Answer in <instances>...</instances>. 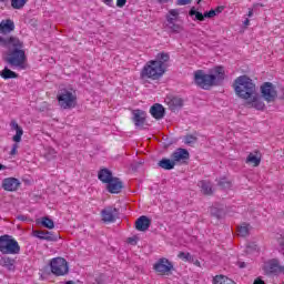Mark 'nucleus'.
Wrapping results in <instances>:
<instances>
[{
    "instance_id": "1",
    "label": "nucleus",
    "mask_w": 284,
    "mask_h": 284,
    "mask_svg": "<svg viewBox=\"0 0 284 284\" xmlns=\"http://www.w3.org/2000/svg\"><path fill=\"white\" fill-rule=\"evenodd\" d=\"M0 45L7 48L4 61L10 64L11 68H18L19 70H26V51L23 50V42L17 37L3 38L0 36Z\"/></svg>"
},
{
    "instance_id": "2",
    "label": "nucleus",
    "mask_w": 284,
    "mask_h": 284,
    "mask_svg": "<svg viewBox=\"0 0 284 284\" xmlns=\"http://www.w3.org/2000/svg\"><path fill=\"white\" fill-rule=\"evenodd\" d=\"M170 53H158L155 60L146 62L143 67L140 77L141 79H151L152 81H159L163 77L169 68Z\"/></svg>"
},
{
    "instance_id": "3",
    "label": "nucleus",
    "mask_w": 284,
    "mask_h": 284,
    "mask_svg": "<svg viewBox=\"0 0 284 284\" xmlns=\"http://www.w3.org/2000/svg\"><path fill=\"white\" fill-rule=\"evenodd\" d=\"M210 72V74H205L201 70L195 72V83L203 90H210V88L221 85L225 81V69L223 67H215Z\"/></svg>"
},
{
    "instance_id": "4",
    "label": "nucleus",
    "mask_w": 284,
    "mask_h": 284,
    "mask_svg": "<svg viewBox=\"0 0 284 284\" xmlns=\"http://www.w3.org/2000/svg\"><path fill=\"white\" fill-rule=\"evenodd\" d=\"M233 88L240 99H252L256 94V84L247 75H240L234 80Z\"/></svg>"
},
{
    "instance_id": "5",
    "label": "nucleus",
    "mask_w": 284,
    "mask_h": 284,
    "mask_svg": "<svg viewBox=\"0 0 284 284\" xmlns=\"http://www.w3.org/2000/svg\"><path fill=\"white\" fill-rule=\"evenodd\" d=\"M0 252L1 254H20L21 246L12 235L0 236Z\"/></svg>"
},
{
    "instance_id": "6",
    "label": "nucleus",
    "mask_w": 284,
    "mask_h": 284,
    "mask_svg": "<svg viewBox=\"0 0 284 284\" xmlns=\"http://www.w3.org/2000/svg\"><path fill=\"white\" fill-rule=\"evenodd\" d=\"M57 100L62 110H72V108H77V95L68 89L60 90Z\"/></svg>"
},
{
    "instance_id": "7",
    "label": "nucleus",
    "mask_w": 284,
    "mask_h": 284,
    "mask_svg": "<svg viewBox=\"0 0 284 284\" xmlns=\"http://www.w3.org/2000/svg\"><path fill=\"white\" fill-rule=\"evenodd\" d=\"M51 272L54 276H65L70 272L68 261L63 257L52 258L50 262Z\"/></svg>"
},
{
    "instance_id": "8",
    "label": "nucleus",
    "mask_w": 284,
    "mask_h": 284,
    "mask_svg": "<svg viewBox=\"0 0 284 284\" xmlns=\"http://www.w3.org/2000/svg\"><path fill=\"white\" fill-rule=\"evenodd\" d=\"M263 271L267 276H278V274H283L284 266L278 260L272 258L264 263Z\"/></svg>"
},
{
    "instance_id": "9",
    "label": "nucleus",
    "mask_w": 284,
    "mask_h": 284,
    "mask_svg": "<svg viewBox=\"0 0 284 284\" xmlns=\"http://www.w3.org/2000/svg\"><path fill=\"white\" fill-rule=\"evenodd\" d=\"M261 94L264 101H266L267 103H274V101H276V98L278 97L276 87H274L272 82H264L261 85Z\"/></svg>"
},
{
    "instance_id": "10",
    "label": "nucleus",
    "mask_w": 284,
    "mask_h": 284,
    "mask_svg": "<svg viewBox=\"0 0 284 284\" xmlns=\"http://www.w3.org/2000/svg\"><path fill=\"white\" fill-rule=\"evenodd\" d=\"M103 223H114L119 219V210L114 206H106L101 211Z\"/></svg>"
},
{
    "instance_id": "11",
    "label": "nucleus",
    "mask_w": 284,
    "mask_h": 284,
    "mask_svg": "<svg viewBox=\"0 0 284 284\" xmlns=\"http://www.w3.org/2000/svg\"><path fill=\"white\" fill-rule=\"evenodd\" d=\"M153 270L160 274H168L174 270V264L170 260L162 257L153 265Z\"/></svg>"
},
{
    "instance_id": "12",
    "label": "nucleus",
    "mask_w": 284,
    "mask_h": 284,
    "mask_svg": "<svg viewBox=\"0 0 284 284\" xmlns=\"http://www.w3.org/2000/svg\"><path fill=\"white\" fill-rule=\"evenodd\" d=\"M189 16L190 17H195L193 19V21H205V19H214V17H216V11H214V9L206 11L204 13L196 11V8H192L189 11Z\"/></svg>"
},
{
    "instance_id": "13",
    "label": "nucleus",
    "mask_w": 284,
    "mask_h": 284,
    "mask_svg": "<svg viewBox=\"0 0 284 284\" xmlns=\"http://www.w3.org/2000/svg\"><path fill=\"white\" fill-rule=\"evenodd\" d=\"M132 121L135 128H143L145 125V119H148V113L141 109H135L132 111Z\"/></svg>"
},
{
    "instance_id": "14",
    "label": "nucleus",
    "mask_w": 284,
    "mask_h": 284,
    "mask_svg": "<svg viewBox=\"0 0 284 284\" xmlns=\"http://www.w3.org/2000/svg\"><path fill=\"white\" fill-rule=\"evenodd\" d=\"M121 190H123V181L119 178H113L106 184V191L110 192V194H121Z\"/></svg>"
},
{
    "instance_id": "15",
    "label": "nucleus",
    "mask_w": 284,
    "mask_h": 284,
    "mask_svg": "<svg viewBox=\"0 0 284 284\" xmlns=\"http://www.w3.org/2000/svg\"><path fill=\"white\" fill-rule=\"evenodd\" d=\"M21 182L17 178H7L2 181V187L6 192H17Z\"/></svg>"
},
{
    "instance_id": "16",
    "label": "nucleus",
    "mask_w": 284,
    "mask_h": 284,
    "mask_svg": "<svg viewBox=\"0 0 284 284\" xmlns=\"http://www.w3.org/2000/svg\"><path fill=\"white\" fill-rule=\"evenodd\" d=\"M171 159L174 163H185L190 159V152L185 149H178L172 153Z\"/></svg>"
},
{
    "instance_id": "17",
    "label": "nucleus",
    "mask_w": 284,
    "mask_h": 284,
    "mask_svg": "<svg viewBox=\"0 0 284 284\" xmlns=\"http://www.w3.org/2000/svg\"><path fill=\"white\" fill-rule=\"evenodd\" d=\"M152 225V220L150 217L142 215L135 221V230L138 232H148Z\"/></svg>"
},
{
    "instance_id": "18",
    "label": "nucleus",
    "mask_w": 284,
    "mask_h": 284,
    "mask_svg": "<svg viewBox=\"0 0 284 284\" xmlns=\"http://www.w3.org/2000/svg\"><path fill=\"white\" fill-rule=\"evenodd\" d=\"M150 114L153 119L161 121L165 116V108L163 104L155 103L150 108Z\"/></svg>"
},
{
    "instance_id": "19",
    "label": "nucleus",
    "mask_w": 284,
    "mask_h": 284,
    "mask_svg": "<svg viewBox=\"0 0 284 284\" xmlns=\"http://www.w3.org/2000/svg\"><path fill=\"white\" fill-rule=\"evenodd\" d=\"M33 236H36V239H40V241H57V235L52 234L50 231H34Z\"/></svg>"
},
{
    "instance_id": "20",
    "label": "nucleus",
    "mask_w": 284,
    "mask_h": 284,
    "mask_svg": "<svg viewBox=\"0 0 284 284\" xmlns=\"http://www.w3.org/2000/svg\"><path fill=\"white\" fill-rule=\"evenodd\" d=\"M14 32V21L11 19L2 20L0 23V34H10Z\"/></svg>"
},
{
    "instance_id": "21",
    "label": "nucleus",
    "mask_w": 284,
    "mask_h": 284,
    "mask_svg": "<svg viewBox=\"0 0 284 284\" xmlns=\"http://www.w3.org/2000/svg\"><path fill=\"white\" fill-rule=\"evenodd\" d=\"M98 179L102 183L109 184L114 179V176L112 175V171L109 169H101L98 173Z\"/></svg>"
},
{
    "instance_id": "22",
    "label": "nucleus",
    "mask_w": 284,
    "mask_h": 284,
    "mask_svg": "<svg viewBox=\"0 0 284 284\" xmlns=\"http://www.w3.org/2000/svg\"><path fill=\"white\" fill-rule=\"evenodd\" d=\"M158 165L159 168H162V170H174V165H176V163L174 162V160L164 158L159 161Z\"/></svg>"
},
{
    "instance_id": "23",
    "label": "nucleus",
    "mask_w": 284,
    "mask_h": 284,
    "mask_svg": "<svg viewBox=\"0 0 284 284\" xmlns=\"http://www.w3.org/2000/svg\"><path fill=\"white\" fill-rule=\"evenodd\" d=\"M0 77L4 80L19 79V74L17 72L10 70L8 67H6L2 71H0Z\"/></svg>"
},
{
    "instance_id": "24",
    "label": "nucleus",
    "mask_w": 284,
    "mask_h": 284,
    "mask_svg": "<svg viewBox=\"0 0 284 284\" xmlns=\"http://www.w3.org/2000/svg\"><path fill=\"white\" fill-rule=\"evenodd\" d=\"M197 185L201 187V192H203V194H212V182L202 180L197 183Z\"/></svg>"
},
{
    "instance_id": "25",
    "label": "nucleus",
    "mask_w": 284,
    "mask_h": 284,
    "mask_svg": "<svg viewBox=\"0 0 284 284\" xmlns=\"http://www.w3.org/2000/svg\"><path fill=\"white\" fill-rule=\"evenodd\" d=\"M246 163H253L254 168L261 165V155L258 153H250L246 158Z\"/></svg>"
},
{
    "instance_id": "26",
    "label": "nucleus",
    "mask_w": 284,
    "mask_h": 284,
    "mask_svg": "<svg viewBox=\"0 0 284 284\" xmlns=\"http://www.w3.org/2000/svg\"><path fill=\"white\" fill-rule=\"evenodd\" d=\"M252 101V106L255 108V110H265V103L261 100H258V97L253 94L252 98H248Z\"/></svg>"
},
{
    "instance_id": "27",
    "label": "nucleus",
    "mask_w": 284,
    "mask_h": 284,
    "mask_svg": "<svg viewBox=\"0 0 284 284\" xmlns=\"http://www.w3.org/2000/svg\"><path fill=\"white\" fill-rule=\"evenodd\" d=\"M213 284H236L225 275H217L213 278Z\"/></svg>"
},
{
    "instance_id": "28",
    "label": "nucleus",
    "mask_w": 284,
    "mask_h": 284,
    "mask_svg": "<svg viewBox=\"0 0 284 284\" xmlns=\"http://www.w3.org/2000/svg\"><path fill=\"white\" fill-rule=\"evenodd\" d=\"M252 229V226H250V224L244 223L241 226L237 227V234L239 236H250V230Z\"/></svg>"
},
{
    "instance_id": "29",
    "label": "nucleus",
    "mask_w": 284,
    "mask_h": 284,
    "mask_svg": "<svg viewBox=\"0 0 284 284\" xmlns=\"http://www.w3.org/2000/svg\"><path fill=\"white\" fill-rule=\"evenodd\" d=\"M217 185L222 190H230V187H232V182H230V180H227V178H222L219 180Z\"/></svg>"
},
{
    "instance_id": "30",
    "label": "nucleus",
    "mask_w": 284,
    "mask_h": 284,
    "mask_svg": "<svg viewBox=\"0 0 284 284\" xmlns=\"http://www.w3.org/2000/svg\"><path fill=\"white\" fill-rule=\"evenodd\" d=\"M178 258H181V261H185L186 263H194V256L190 253L180 252Z\"/></svg>"
},
{
    "instance_id": "31",
    "label": "nucleus",
    "mask_w": 284,
    "mask_h": 284,
    "mask_svg": "<svg viewBox=\"0 0 284 284\" xmlns=\"http://www.w3.org/2000/svg\"><path fill=\"white\" fill-rule=\"evenodd\" d=\"M166 28L168 30H170V32H173L174 34H179L183 30V27H181V24H176L175 22L166 24Z\"/></svg>"
},
{
    "instance_id": "32",
    "label": "nucleus",
    "mask_w": 284,
    "mask_h": 284,
    "mask_svg": "<svg viewBox=\"0 0 284 284\" xmlns=\"http://www.w3.org/2000/svg\"><path fill=\"white\" fill-rule=\"evenodd\" d=\"M26 3H28V0H11V8L13 10H21Z\"/></svg>"
},
{
    "instance_id": "33",
    "label": "nucleus",
    "mask_w": 284,
    "mask_h": 284,
    "mask_svg": "<svg viewBox=\"0 0 284 284\" xmlns=\"http://www.w3.org/2000/svg\"><path fill=\"white\" fill-rule=\"evenodd\" d=\"M172 110H180V108H183V99L181 98H173L171 100Z\"/></svg>"
},
{
    "instance_id": "34",
    "label": "nucleus",
    "mask_w": 284,
    "mask_h": 284,
    "mask_svg": "<svg viewBox=\"0 0 284 284\" xmlns=\"http://www.w3.org/2000/svg\"><path fill=\"white\" fill-rule=\"evenodd\" d=\"M1 265L3 267H8L9 270H12V267H14V260H12L10 257H2Z\"/></svg>"
},
{
    "instance_id": "35",
    "label": "nucleus",
    "mask_w": 284,
    "mask_h": 284,
    "mask_svg": "<svg viewBox=\"0 0 284 284\" xmlns=\"http://www.w3.org/2000/svg\"><path fill=\"white\" fill-rule=\"evenodd\" d=\"M41 225H43V227H47L48 230H53L54 221H52L50 217H42Z\"/></svg>"
},
{
    "instance_id": "36",
    "label": "nucleus",
    "mask_w": 284,
    "mask_h": 284,
    "mask_svg": "<svg viewBox=\"0 0 284 284\" xmlns=\"http://www.w3.org/2000/svg\"><path fill=\"white\" fill-rule=\"evenodd\" d=\"M223 210L217 207H211V216H213L214 219L221 220L223 219Z\"/></svg>"
},
{
    "instance_id": "37",
    "label": "nucleus",
    "mask_w": 284,
    "mask_h": 284,
    "mask_svg": "<svg viewBox=\"0 0 284 284\" xmlns=\"http://www.w3.org/2000/svg\"><path fill=\"white\" fill-rule=\"evenodd\" d=\"M21 136H23V129L20 126L16 129V135H13V141L16 143H21Z\"/></svg>"
},
{
    "instance_id": "38",
    "label": "nucleus",
    "mask_w": 284,
    "mask_h": 284,
    "mask_svg": "<svg viewBox=\"0 0 284 284\" xmlns=\"http://www.w3.org/2000/svg\"><path fill=\"white\" fill-rule=\"evenodd\" d=\"M184 143L186 145H194V143H196V136H194V135H186L184 138Z\"/></svg>"
},
{
    "instance_id": "39",
    "label": "nucleus",
    "mask_w": 284,
    "mask_h": 284,
    "mask_svg": "<svg viewBox=\"0 0 284 284\" xmlns=\"http://www.w3.org/2000/svg\"><path fill=\"white\" fill-rule=\"evenodd\" d=\"M192 3V0H178L176 6H189Z\"/></svg>"
},
{
    "instance_id": "40",
    "label": "nucleus",
    "mask_w": 284,
    "mask_h": 284,
    "mask_svg": "<svg viewBox=\"0 0 284 284\" xmlns=\"http://www.w3.org/2000/svg\"><path fill=\"white\" fill-rule=\"evenodd\" d=\"M169 14H170L171 17H173L174 19H176V17H179V9H171V10L169 11Z\"/></svg>"
},
{
    "instance_id": "41",
    "label": "nucleus",
    "mask_w": 284,
    "mask_h": 284,
    "mask_svg": "<svg viewBox=\"0 0 284 284\" xmlns=\"http://www.w3.org/2000/svg\"><path fill=\"white\" fill-rule=\"evenodd\" d=\"M125 3H128V0H116L118 8H125Z\"/></svg>"
},
{
    "instance_id": "42",
    "label": "nucleus",
    "mask_w": 284,
    "mask_h": 284,
    "mask_svg": "<svg viewBox=\"0 0 284 284\" xmlns=\"http://www.w3.org/2000/svg\"><path fill=\"white\" fill-rule=\"evenodd\" d=\"M17 150H19V144L14 143L10 152L11 156H14V154H17Z\"/></svg>"
},
{
    "instance_id": "43",
    "label": "nucleus",
    "mask_w": 284,
    "mask_h": 284,
    "mask_svg": "<svg viewBox=\"0 0 284 284\" xmlns=\"http://www.w3.org/2000/svg\"><path fill=\"white\" fill-rule=\"evenodd\" d=\"M174 21H176V18L166 16V26H171Z\"/></svg>"
},
{
    "instance_id": "44",
    "label": "nucleus",
    "mask_w": 284,
    "mask_h": 284,
    "mask_svg": "<svg viewBox=\"0 0 284 284\" xmlns=\"http://www.w3.org/2000/svg\"><path fill=\"white\" fill-rule=\"evenodd\" d=\"M10 126H11V130H17L20 128L19 123H17L14 120L11 121Z\"/></svg>"
},
{
    "instance_id": "45",
    "label": "nucleus",
    "mask_w": 284,
    "mask_h": 284,
    "mask_svg": "<svg viewBox=\"0 0 284 284\" xmlns=\"http://www.w3.org/2000/svg\"><path fill=\"white\" fill-rule=\"evenodd\" d=\"M102 2H103L105 6H109V8H114V4L112 3L113 0H102Z\"/></svg>"
},
{
    "instance_id": "46",
    "label": "nucleus",
    "mask_w": 284,
    "mask_h": 284,
    "mask_svg": "<svg viewBox=\"0 0 284 284\" xmlns=\"http://www.w3.org/2000/svg\"><path fill=\"white\" fill-rule=\"evenodd\" d=\"M223 10H225L224 7H216V9H214L213 11L215 12V16H216V14H221V12H223Z\"/></svg>"
},
{
    "instance_id": "47",
    "label": "nucleus",
    "mask_w": 284,
    "mask_h": 284,
    "mask_svg": "<svg viewBox=\"0 0 284 284\" xmlns=\"http://www.w3.org/2000/svg\"><path fill=\"white\" fill-rule=\"evenodd\" d=\"M191 263H193V265H196L197 267H201V262L194 257H193V262Z\"/></svg>"
},
{
    "instance_id": "48",
    "label": "nucleus",
    "mask_w": 284,
    "mask_h": 284,
    "mask_svg": "<svg viewBox=\"0 0 284 284\" xmlns=\"http://www.w3.org/2000/svg\"><path fill=\"white\" fill-rule=\"evenodd\" d=\"M278 245L282 250H284V237L278 240Z\"/></svg>"
},
{
    "instance_id": "49",
    "label": "nucleus",
    "mask_w": 284,
    "mask_h": 284,
    "mask_svg": "<svg viewBox=\"0 0 284 284\" xmlns=\"http://www.w3.org/2000/svg\"><path fill=\"white\" fill-rule=\"evenodd\" d=\"M253 284H265V282L261 277H257Z\"/></svg>"
},
{
    "instance_id": "50",
    "label": "nucleus",
    "mask_w": 284,
    "mask_h": 284,
    "mask_svg": "<svg viewBox=\"0 0 284 284\" xmlns=\"http://www.w3.org/2000/svg\"><path fill=\"white\" fill-rule=\"evenodd\" d=\"M247 17H250V18H251V17H254V10L250 9V10H248V13H247Z\"/></svg>"
},
{
    "instance_id": "51",
    "label": "nucleus",
    "mask_w": 284,
    "mask_h": 284,
    "mask_svg": "<svg viewBox=\"0 0 284 284\" xmlns=\"http://www.w3.org/2000/svg\"><path fill=\"white\" fill-rule=\"evenodd\" d=\"M170 0H158V3H168Z\"/></svg>"
},
{
    "instance_id": "52",
    "label": "nucleus",
    "mask_w": 284,
    "mask_h": 284,
    "mask_svg": "<svg viewBox=\"0 0 284 284\" xmlns=\"http://www.w3.org/2000/svg\"><path fill=\"white\" fill-rule=\"evenodd\" d=\"M244 26H250V19L244 20Z\"/></svg>"
},
{
    "instance_id": "53",
    "label": "nucleus",
    "mask_w": 284,
    "mask_h": 284,
    "mask_svg": "<svg viewBox=\"0 0 284 284\" xmlns=\"http://www.w3.org/2000/svg\"><path fill=\"white\" fill-rule=\"evenodd\" d=\"M0 170H8V168L3 164H0Z\"/></svg>"
},
{
    "instance_id": "54",
    "label": "nucleus",
    "mask_w": 284,
    "mask_h": 284,
    "mask_svg": "<svg viewBox=\"0 0 284 284\" xmlns=\"http://www.w3.org/2000/svg\"><path fill=\"white\" fill-rule=\"evenodd\" d=\"M240 267L243 270V267H245V262H241Z\"/></svg>"
},
{
    "instance_id": "55",
    "label": "nucleus",
    "mask_w": 284,
    "mask_h": 284,
    "mask_svg": "<svg viewBox=\"0 0 284 284\" xmlns=\"http://www.w3.org/2000/svg\"><path fill=\"white\" fill-rule=\"evenodd\" d=\"M197 3H201V0H197Z\"/></svg>"
},
{
    "instance_id": "56",
    "label": "nucleus",
    "mask_w": 284,
    "mask_h": 284,
    "mask_svg": "<svg viewBox=\"0 0 284 284\" xmlns=\"http://www.w3.org/2000/svg\"><path fill=\"white\" fill-rule=\"evenodd\" d=\"M0 1H6V0H0Z\"/></svg>"
}]
</instances>
